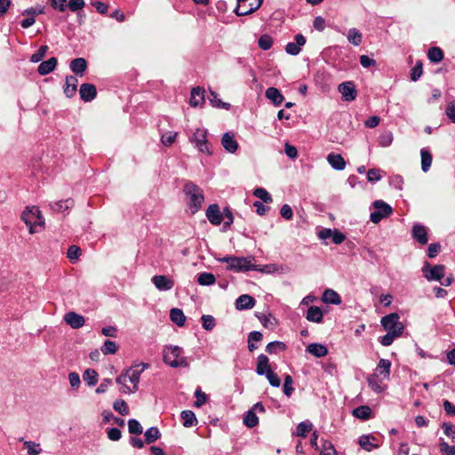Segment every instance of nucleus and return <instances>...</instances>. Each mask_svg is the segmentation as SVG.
<instances>
[{
	"instance_id": "nucleus-1",
	"label": "nucleus",
	"mask_w": 455,
	"mask_h": 455,
	"mask_svg": "<svg viewBox=\"0 0 455 455\" xmlns=\"http://www.w3.org/2000/svg\"><path fill=\"white\" fill-rule=\"evenodd\" d=\"M148 368V363H141L125 369L116 379V382L122 386L120 391L124 394L135 393L139 389L140 375Z\"/></svg>"
},
{
	"instance_id": "nucleus-2",
	"label": "nucleus",
	"mask_w": 455,
	"mask_h": 455,
	"mask_svg": "<svg viewBox=\"0 0 455 455\" xmlns=\"http://www.w3.org/2000/svg\"><path fill=\"white\" fill-rule=\"evenodd\" d=\"M220 262L228 263V269L235 272H246V271H260L263 269L259 268V266L255 265L253 261L255 258L252 256L250 257H235V256H227L224 258H220L218 259Z\"/></svg>"
},
{
	"instance_id": "nucleus-3",
	"label": "nucleus",
	"mask_w": 455,
	"mask_h": 455,
	"mask_svg": "<svg viewBox=\"0 0 455 455\" xmlns=\"http://www.w3.org/2000/svg\"><path fill=\"white\" fill-rule=\"evenodd\" d=\"M164 362L172 368L188 367L186 357L182 356V348L179 346H165L164 348Z\"/></svg>"
},
{
	"instance_id": "nucleus-4",
	"label": "nucleus",
	"mask_w": 455,
	"mask_h": 455,
	"mask_svg": "<svg viewBox=\"0 0 455 455\" xmlns=\"http://www.w3.org/2000/svg\"><path fill=\"white\" fill-rule=\"evenodd\" d=\"M183 191L188 197V204L197 211L204 201L203 190L191 181L184 185Z\"/></svg>"
},
{
	"instance_id": "nucleus-5",
	"label": "nucleus",
	"mask_w": 455,
	"mask_h": 455,
	"mask_svg": "<svg viewBox=\"0 0 455 455\" xmlns=\"http://www.w3.org/2000/svg\"><path fill=\"white\" fill-rule=\"evenodd\" d=\"M21 220L28 227H29V232L31 234L35 232L33 229L34 226L44 225L41 212L39 209L36 206L26 207V209L21 213Z\"/></svg>"
},
{
	"instance_id": "nucleus-6",
	"label": "nucleus",
	"mask_w": 455,
	"mask_h": 455,
	"mask_svg": "<svg viewBox=\"0 0 455 455\" xmlns=\"http://www.w3.org/2000/svg\"><path fill=\"white\" fill-rule=\"evenodd\" d=\"M383 328L389 333L394 332L401 336L403 331V325L400 322V316L396 313H391L381 319Z\"/></svg>"
},
{
	"instance_id": "nucleus-7",
	"label": "nucleus",
	"mask_w": 455,
	"mask_h": 455,
	"mask_svg": "<svg viewBox=\"0 0 455 455\" xmlns=\"http://www.w3.org/2000/svg\"><path fill=\"white\" fill-rule=\"evenodd\" d=\"M208 132L206 129H196L190 138V142L203 154L211 155L212 151L207 140Z\"/></svg>"
},
{
	"instance_id": "nucleus-8",
	"label": "nucleus",
	"mask_w": 455,
	"mask_h": 455,
	"mask_svg": "<svg viewBox=\"0 0 455 455\" xmlns=\"http://www.w3.org/2000/svg\"><path fill=\"white\" fill-rule=\"evenodd\" d=\"M372 206L375 210L371 213L370 220L375 224L380 222L384 218L389 216L393 212L391 206L382 200L374 201Z\"/></svg>"
},
{
	"instance_id": "nucleus-9",
	"label": "nucleus",
	"mask_w": 455,
	"mask_h": 455,
	"mask_svg": "<svg viewBox=\"0 0 455 455\" xmlns=\"http://www.w3.org/2000/svg\"><path fill=\"white\" fill-rule=\"evenodd\" d=\"M263 0H237L235 12L238 16H245L257 11Z\"/></svg>"
},
{
	"instance_id": "nucleus-10",
	"label": "nucleus",
	"mask_w": 455,
	"mask_h": 455,
	"mask_svg": "<svg viewBox=\"0 0 455 455\" xmlns=\"http://www.w3.org/2000/svg\"><path fill=\"white\" fill-rule=\"evenodd\" d=\"M422 273L427 281H441L444 276L445 267L443 265L431 266L430 263L425 262Z\"/></svg>"
},
{
	"instance_id": "nucleus-11",
	"label": "nucleus",
	"mask_w": 455,
	"mask_h": 455,
	"mask_svg": "<svg viewBox=\"0 0 455 455\" xmlns=\"http://www.w3.org/2000/svg\"><path fill=\"white\" fill-rule=\"evenodd\" d=\"M294 40V42H290L285 46V52L291 56L298 55L301 51V47L307 42L306 37L302 34H297Z\"/></svg>"
},
{
	"instance_id": "nucleus-12",
	"label": "nucleus",
	"mask_w": 455,
	"mask_h": 455,
	"mask_svg": "<svg viewBox=\"0 0 455 455\" xmlns=\"http://www.w3.org/2000/svg\"><path fill=\"white\" fill-rule=\"evenodd\" d=\"M338 89L345 101H352L356 97V90L352 82H344L339 85Z\"/></svg>"
},
{
	"instance_id": "nucleus-13",
	"label": "nucleus",
	"mask_w": 455,
	"mask_h": 455,
	"mask_svg": "<svg viewBox=\"0 0 455 455\" xmlns=\"http://www.w3.org/2000/svg\"><path fill=\"white\" fill-rule=\"evenodd\" d=\"M412 237L421 245H425L428 242L427 229L425 226L416 223L411 230Z\"/></svg>"
},
{
	"instance_id": "nucleus-14",
	"label": "nucleus",
	"mask_w": 455,
	"mask_h": 455,
	"mask_svg": "<svg viewBox=\"0 0 455 455\" xmlns=\"http://www.w3.org/2000/svg\"><path fill=\"white\" fill-rule=\"evenodd\" d=\"M152 283L159 291H170L174 286V281L166 275H155L152 278Z\"/></svg>"
},
{
	"instance_id": "nucleus-15",
	"label": "nucleus",
	"mask_w": 455,
	"mask_h": 455,
	"mask_svg": "<svg viewBox=\"0 0 455 455\" xmlns=\"http://www.w3.org/2000/svg\"><path fill=\"white\" fill-rule=\"evenodd\" d=\"M206 217L214 226H219L223 221V215L221 214L219 205L216 204H211L208 207Z\"/></svg>"
},
{
	"instance_id": "nucleus-16",
	"label": "nucleus",
	"mask_w": 455,
	"mask_h": 455,
	"mask_svg": "<svg viewBox=\"0 0 455 455\" xmlns=\"http://www.w3.org/2000/svg\"><path fill=\"white\" fill-rule=\"evenodd\" d=\"M391 362L387 359H380L374 371V373H378V377L381 378L382 380H387L390 378Z\"/></svg>"
},
{
	"instance_id": "nucleus-17",
	"label": "nucleus",
	"mask_w": 455,
	"mask_h": 455,
	"mask_svg": "<svg viewBox=\"0 0 455 455\" xmlns=\"http://www.w3.org/2000/svg\"><path fill=\"white\" fill-rule=\"evenodd\" d=\"M80 97L84 102H90L97 95L96 87L92 84H83L79 90Z\"/></svg>"
},
{
	"instance_id": "nucleus-18",
	"label": "nucleus",
	"mask_w": 455,
	"mask_h": 455,
	"mask_svg": "<svg viewBox=\"0 0 455 455\" xmlns=\"http://www.w3.org/2000/svg\"><path fill=\"white\" fill-rule=\"evenodd\" d=\"M65 322L73 329H78L84 326V317L76 312H68L64 316Z\"/></svg>"
},
{
	"instance_id": "nucleus-19",
	"label": "nucleus",
	"mask_w": 455,
	"mask_h": 455,
	"mask_svg": "<svg viewBox=\"0 0 455 455\" xmlns=\"http://www.w3.org/2000/svg\"><path fill=\"white\" fill-rule=\"evenodd\" d=\"M221 145L228 153H235L238 148V142L235 139L234 134L226 132L221 139Z\"/></svg>"
},
{
	"instance_id": "nucleus-20",
	"label": "nucleus",
	"mask_w": 455,
	"mask_h": 455,
	"mask_svg": "<svg viewBox=\"0 0 455 455\" xmlns=\"http://www.w3.org/2000/svg\"><path fill=\"white\" fill-rule=\"evenodd\" d=\"M256 300L248 294L239 296L235 300V307L237 310L251 309L255 306Z\"/></svg>"
},
{
	"instance_id": "nucleus-21",
	"label": "nucleus",
	"mask_w": 455,
	"mask_h": 455,
	"mask_svg": "<svg viewBox=\"0 0 455 455\" xmlns=\"http://www.w3.org/2000/svg\"><path fill=\"white\" fill-rule=\"evenodd\" d=\"M69 68L76 76H83L87 68V62L84 58H76L71 60Z\"/></svg>"
},
{
	"instance_id": "nucleus-22",
	"label": "nucleus",
	"mask_w": 455,
	"mask_h": 455,
	"mask_svg": "<svg viewBox=\"0 0 455 455\" xmlns=\"http://www.w3.org/2000/svg\"><path fill=\"white\" fill-rule=\"evenodd\" d=\"M327 161L334 170L342 171L346 167V162L339 154H329L327 156Z\"/></svg>"
},
{
	"instance_id": "nucleus-23",
	"label": "nucleus",
	"mask_w": 455,
	"mask_h": 455,
	"mask_svg": "<svg viewBox=\"0 0 455 455\" xmlns=\"http://www.w3.org/2000/svg\"><path fill=\"white\" fill-rule=\"evenodd\" d=\"M306 318L309 322L320 323L323 322V314L319 307L311 306L307 309Z\"/></svg>"
},
{
	"instance_id": "nucleus-24",
	"label": "nucleus",
	"mask_w": 455,
	"mask_h": 455,
	"mask_svg": "<svg viewBox=\"0 0 455 455\" xmlns=\"http://www.w3.org/2000/svg\"><path fill=\"white\" fill-rule=\"evenodd\" d=\"M265 96L272 101L275 106H280L284 98L280 91L275 87H269L266 90Z\"/></svg>"
},
{
	"instance_id": "nucleus-25",
	"label": "nucleus",
	"mask_w": 455,
	"mask_h": 455,
	"mask_svg": "<svg viewBox=\"0 0 455 455\" xmlns=\"http://www.w3.org/2000/svg\"><path fill=\"white\" fill-rule=\"evenodd\" d=\"M204 102V90L200 87L193 88L191 91L190 106L193 108L201 106Z\"/></svg>"
},
{
	"instance_id": "nucleus-26",
	"label": "nucleus",
	"mask_w": 455,
	"mask_h": 455,
	"mask_svg": "<svg viewBox=\"0 0 455 455\" xmlns=\"http://www.w3.org/2000/svg\"><path fill=\"white\" fill-rule=\"evenodd\" d=\"M307 352H308L309 354H311L312 355H314L317 358H321V357L325 356L328 354V349L323 344L310 343L307 347Z\"/></svg>"
},
{
	"instance_id": "nucleus-27",
	"label": "nucleus",
	"mask_w": 455,
	"mask_h": 455,
	"mask_svg": "<svg viewBox=\"0 0 455 455\" xmlns=\"http://www.w3.org/2000/svg\"><path fill=\"white\" fill-rule=\"evenodd\" d=\"M269 371H272L269 365V359L266 355H259L258 356V363H257V368L256 372L258 375H264L267 374Z\"/></svg>"
},
{
	"instance_id": "nucleus-28",
	"label": "nucleus",
	"mask_w": 455,
	"mask_h": 455,
	"mask_svg": "<svg viewBox=\"0 0 455 455\" xmlns=\"http://www.w3.org/2000/svg\"><path fill=\"white\" fill-rule=\"evenodd\" d=\"M57 59L55 57H52L49 60L41 62L38 66L37 71L41 76H45L52 71H53L57 65Z\"/></svg>"
},
{
	"instance_id": "nucleus-29",
	"label": "nucleus",
	"mask_w": 455,
	"mask_h": 455,
	"mask_svg": "<svg viewBox=\"0 0 455 455\" xmlns=\"http://www.w3.org/2000/svg\"><path fill=\"white\" fill-rule=\"evenodd\" d=\"M78 80L74 76H68L66 77V84L64 87V93L68 98H71L76 92Z\"/></svg>"
},
{
	"instance_id": "nucleus-30",
	"label": "nucleus",
	"mask_w": 455,
	"mask_h": 455,
	"mask_svg": "<svg viewBox=\"0 0 455 455\" xmlns=\"http://www.w3.org/2000/svg\"><path fill=\"white\" fill-rule=\"evenodd\" d=\"M322 299L324 303L339 305L341 303L340 296L334 290L327 289L324 291Z\"/></svg>"
},
{
	"instance_id": "nucleus-31",
	"label": "nucleus",
	"mask_w": 455,
	"mask_h": 455,
	"mask_svg": "<svg viewBox=\"0 0 455 455\" xmlns=\"http://www.w3.org/2000/svg\"><path fill=\"white\" fill-rule=\"evenodd\" d=\"M180 418L185 427H194L198 422L196 414L190 410L181 411Z\"/></svg>"
},
{
	"instance_id": "nucleus-32",
	"label": "nucleus",
	"mask_w": 455,
	"mask_h": 455,
	"mask_svg": "<svg viewBox=\"0 0 455 455\" xmlns=\"http://www.w3.org/2000/svg\"><path fill=\"white\" fill-rule=\"evenodd\" d=\"M50 206L52 210L54 212H64L65 211H68L74 206V200L71 198L60 200L53 204H51Z\"/></svg>"
},
{
	"instance_id": "nucleus-33",
	"label": "nucleus",
	"mask_w": 455,
	"mask_h": 455,
	"mask_svg": "<svg viewBox=\"0 0 455 455\" xmlns=\"http://www.w3.org/2000/svg\"><path fill=\"white\" fill-rule=\"evenodd\" d=\"M381 378L378 377V373H372L367 377L369 387L377 393H381L384 388L381 386Z\"/></svg>"
},
{
	"instance_id": "nucleus-34",
	"label": "nucleus",
	"mask_w": 455,
	"mask_h": 455,
	"mask_svg": "<svg viewBox=\"0 0 455 455\" xmlns=\"http://www.w3.org/2000/svg\"><path fill=\"white\" fill-rule=\"evenodd\" d=\"M170 319L178 326H183L186 322V316L180 308H172L170 311Z\"/></svg>"
},
{
	"instance_id": "nucleus-35",
	"label": "nucleus",
	"mask_w": 455,
	"mask_h": 455,
	"mask_svg": "<svg viewBox=\"0 0 455 455\" xmlns=\"http://www.w3.org/2000/svg\"><path fill=\"white\" fill-rule=\"evenodd\" d=\"M420 156H421V169L424 172H427L432 164V160H433L432 155L427 149L422 148L420 150Z\"/></svg>"
},
{
	"instance_id": "nucleus-36",
	"label": "nucleus",
	"mask_w": 455,
	"mask_h": 455,
	"mask_svg": "<svg viewBox=\"0 0 455 455\" xmlns=\"http://www.w3.org/2000/svg\"><path fill=\"white\" fill-rule=\"evenodd\" d=\"M347 40L353 45L358 46L362 44L363 35L357 28H352L348 30Z\"/></svg>"
},
{
	"instance_id": "nucleus-37",
	"label": "nucleus",
	"mask_w": 455,
	"mask_h": 455,
	"mask_svg": "<svg viewBox=\"0 0 455 455\" xmlns=\"http://www.w3.org/2000/svg\"><path fill=\"white\" fill-rule=\"evenodd\" d=\"M371 410L369 406L361 405L353 411V415L360 419H368L371 418Z\"/></svg>"
},
{
	"instance_id": "nucleus-38",
	"label": "nucleus",
	"mask_w": 455,
	"mask_h": 455,
	"mask_svg": "<svg viewBox=\"0 0 455 455\" xmlns=\"http://www.w3.org/2000/svg\"><path fill=\"white\" fill-rule=\"evenodd\" d=\"M20 442H23L24 447L27 449L28 455H38L42 451L40 444L37 443L24 441L22 437L20 438Z\"/></svg>"
},
{
	"instance_id": "nucleus-39",
	"label": "nucleus",
	"mask_w": 455,
	"mask_h": 455,
	"mask_svg": "<svg viewBox=\"0 0 455 455\" xmlns=\"http://www.w3.org/2000/svg\"><path fill=\"white\" fill-rule=\"evenodd\" d=\"M373 436L370 435H363L359 438V445L365 451H371L378 447L377 444L373 443L371 440H373Z\"/></svg>"
},
{
	"instance_id": "nucleus-40",
	"label": "nucleus",
	"mask_w": 455,
	"mask_h": 455,
	"mask_svg": "<svg viewBox=\"0 0 455 455\" xmlns=\"http://www.w3.org/2000/svg\"><path fill=\"white\" fill-rule=\"evenodd\" d=\"M98 376L95 370L87 369L83 374V379L89 386H95L98 382Z\"/></svg>"
},
{
	"instance_id": "nucleus-41",
	"label": "nucleus",
	"mask_w": 455,
	"mask_h": 455,
	"mask_svg": "<svg viewBox=\"0 0 455 455\" xmlns=\"http://www.w3.org/2000/svg\"><path fill=\"white\" fill-rule=\"evenodd\" d=\"M243 423L246 427L252 428L259 423V419L252 410L248 411L243 417Z\"/></svg>"
},
{
	"instance_id": "nucleus-42",
	"label": "nucleus",
	"mask_w": 455,
	"mask_h": 455,
	"mask_svg": "<svg viewBox=\"0 0 455 455\" xmlns=\"http://www.w3.org/2000/svg\"><path fill=\"white\" fill-rule=\"evenodd\" d=\"M160 431L156 427H151L145 432V439L147 443H152L156 442L160 438Z\"/></svg>"
},
{
	"instance_id": "nucleus-43",
	"label": "nucleus",
	"mask_w": 455,
	"mask_h": 455,
	"mask_svg": "<svg viewBox=\"0 0 455 455\" xmlns=\"http://www.w3.org/2000/svg\"><path fill=\"white\" fill-rule=\"evenodd\" d=\"M215 281V276L212 273L203 272L197 277V282L200 285H212Z\"/></svg>"
},
{
	"instance_id": "nucleus-44",
	"label": "nucleus",
	"mask_w": 455,
	"mask_h": 455,
	"mask_svg": "<svg viewBox=\"0 0 455 455\" xmlns=\"http://www.w3.org/2000/svg\"><path fill=\"white\" fill-rule=\"evenodd\" d=\"M427 57L432 62L438 63L443 59V53L439 47H431L428 50Z\"/></svg>"
},
{
	"instance_id": "nucleus-45",
	"label": "nucleus",
	"mask_w": 455,
	"mask_h": 455,
	"mask_svg": "<svg viewBox=\"0 0 455 455\" xmlns=\"http://www.w3.org/2000/svg\"><path fill=\"white\" fill-rule=\"evenodd\" d=\"M286 345L282 341H273L267 345L266 350L269 354H276L279 351H284Z\"/></svg>"
},
{
	"instance_id": "nucleus-46",
	"label": "nucleus",
	"mask_w": 455,
	"mask_h": 455,
	"mask_svg": "<svg viewBox=\"0 0 455 455\" xmlns=\"http://www.w3.org/2000/svg\"><path fill=\"white\" fill-rule=\"evenodd\" d=\"M209 100H210L211 104L214 108H225V109H228L230 108V104L222 102L221 100L219 98L218 94L214 92H211V96H210Z\"/></svg>"
},
{
	"instance_id": "nucleus-47",
	"label": "nucleus",
	"mask_w": 455,
	"mask_h": 455,
	"mask_svg": "<svg viewBox=\"0 0 455 455\" xmlns=\"http://www.w3.org/2000/svg\"><path fill=\"white\" fill-rule=\"evenodd\" d=\"M113 408L116 411L123 416L129 414V407L124 400H116L113 404Z\"/></svg>"
},
{
	"instance_id": "nucleus-48",
	"label": "nucleus",
	"mask_w": 455,
	"mask_h": 455,
	"mask_svg": "<svg viewBox=\"0 0 455 455\" xmlns=\"http://www.w3.org/2000/svg\"><path fill=\"white\" fill-rule=\"evenodd\" d=\"M253 195L260 199L263 203H271L272 196L270 194L263 188H258L253 191Z\"/></svg>"
},
{
	"instance_id": "nucleus-49",
	"label": "nucleus",
	"mask_w": 455,
	"mask_h": 455,
	"mask_svg": "<svg viewBox=\"0 0 455 455\" xmlns=\"http://www.w3.org/2000/svg\"><path fill=\"white\" fill-rule=\"evenodd\" d=\"M312 429V424L309 421L300 422L296 427L298 436L305 437Z\"/></svg>"
},
{
	"instance_id": "nucleus-50",
	"label": "nucleus",
	"mask_w": 455,
	"mask_h": 455,
	"mask_svg": "<svg viewBox=\"0 0 455 455\" xmlns=\"http://www.w3.org/2000/svg\"><path fill=\"white\" fill-rule=\"evenodd\" d=\"M258 43L260 49L267 51L273 45V38L269 35L264 34L259 37Z\"/></svg>"
},
{
	"instance_id": "nucleus-51",
	"label": "nucleus",
	"mask_w": 455,
	"mask_h": 455,
	"mask_svg": "<svg viewBox=\"0 0 455 455\" xmlns=\"http://www.w3.org/2000/svg\"><path fill=\"white\" fill-rule=\"evenodd\" d=\"M117 345L115 341L106 340L101 347L104 355H113L117 351Z\"/></svg>"
},
{
	"instance_id": "nucleus-52",
	"label": "nucleus",
	"mask_w": 455,
	"mask_h": 455,
	"mask_svg": "<svg viewBox=\"0 0 455 455\" xmlns=\"http://www.w3.org/2000/svg\"><path fill=\"white\" fill-rule=\"evenodd\" d=\"M128 429L131 434L140 435L143 432V428L140 423L134 419H129Z\"/></svg>"
},
{
	"instance_id": "nucleus-53",
	"label": "nucleus",
	"mask_w": 455,
	"mask_h": 455,
	"mask_svg": "<svg viewBox=\"0 0 455 455\" xmlns=\"http://www.w3.org/2000/svg\"><path fill=\"white\" fill-rule=\"evenodd\" d=\"M48 51L47 45H42L30 58V61L37 63L43 60Z\"/></svg>"
},
{
	"instance_id": "nucleus-54",
	"label": "nucleus",
	"mask_w": 455,
	"mask_h": 455,
	"mask_svg": "<svg viewBox=\"0 0 455 455\" xmlns=\"http://www.w3.org/2000/svg\"><path fill=\"white\" fill-rule=\"evenodd\" d=\"M440 452L442 455H455V445H449L443 439H440Z\"/></svg>"
},
{
	"instance_id": "nucleus-55",
	"label": "nucleus",
	"mask_w": 455,
	"mask_h": 455,
	"mask_svg": "<svg viewBox=\"0 0 455 455\" xmlns=\"http://www.w3.org/2000/svg\"><path fill=\"white\" fill-rule=\"evenodd\" d=\"M203 327L206 331H212L215 326V319L212 315H204L201 318Z\"/></svg>"
},
{
	"instance_id": "nucleus-56",
	"label": "nucleus",
	"mask_w": 455,
	"mask_h": 455,
	"mask_svg": "<svg viewBox=\"0 0 455 455\" xmlns=\"http://www.w3.org/2000/svg\"><path fill=\"white\" fill-rule=\"evenodd\" d=\"M81 255V249L76 245H71L68 249L67 257L71 261H76L79 259Z\"/></svg>"
},
{
	"instance_id": "nucleus-57",
	"label": "nucleus",
	"mask_w": 455,
	"mask_h": 455,
	"mask_svg": "<svg viewBox=\"0 0 455 455\" xmlns=\"http://www.w3.org/2000/svg\"><path fill=\"white\" fill-rule=\"evenodd\" d=\"M292 378L290 375H286L284 378V383H283V393L288 397L291 395V394L294 391V388L292 387Z\"/></svg>"
},
{
	"instance_id": "nucleus-58",
	"label": "nucleus",
	"mask_w": 455,
	"mask_h": 455,
	"mask_svg": "<svg viewBox=\"0 0 455 455\" xmlns=\"http://www.w3.org/2000/svg\"><path fill=\"white\" fill-rule=\"evenodd\" d=\"M393 134L390 132L382 133L379 138V145L382 147H388L392 144Z\"/></svg>"
},
{
	"instance_id": "nucleus-59",
	"label": "nucleus",
	"mask_w": 455,
	"mask_h": 455,
	"mask_svg": "<svg viewBox=\"0 0 455 455\" xmlns=\"http://www.w3.org/2000/svg\"><path fill=\"white\" fill-rule=\"evenodd\" d=\"M177 135H178V133L175 132H166L165 134H164L162 136V139H161L162 143L167 147L171 146L175 141Z\"/></svg>"
},
{
	"instance_id": "nucleus-60",
	"label": "nucleus",
	"mask_w": 455,
	"mask_h": 455,
	"mask_svg": "<svg viewBox=\"0 0 455 455\" xmlns=\"http://www.w3.org/2000/svg\"><path fill=\"white\" fill-rule=\"evenodd\" d=\"M266 378L267 379L269 384L272 387H278L281 385V380L276 373H275L273 371H269L267 374H264Z\"/></svg>"
},
{
	"instance_id": "nucleus-61",
	"label": "nucleus",
	"mask_w": 455,
	"mask_h": 455,
	"mask_svg": "<svg viewBox=\"0 0 455 455\" xmlns=\"http://www.w3.org/2000/svg\"><path fill=\"white\" fill-rule=\"evenodd\" d=\"M221 214L223 215L224 228H229L234 221L232 212L228 208H225Z\"/></svg>"
},
{
	"instance_id": "nucleus-62",
	"label": "nucleus",
	"mask_w": 455,
	"mask_h": 455,
	"mask_svg": "<svg viewBox=\"0 0 455 455\" xmlns=\"http://www.w3.org/2000/svg\"><path fill=\"white\" fill-rule=\"evenodd\" d=\"M381 178V171L379 169H370L367 172V179L370 182L379 181Z\"/></svg>"
},
{
	"instance_id": "nucleus-63",
	"label": "nucleus",
	"mask_w": 455,
	"mask_h": 455,
	"mask_svg": "<svg viewBox=\"0 0 455 455\" xmlns=\"http://www.w3.org/2000/svg\"><path fill=\"white\" fill-rule=\"evenodd\" d=\"M195 396L196 398V400L195 402L196 407H201L207 401V395L204 392H202L200 388H197L196 390Z\"/></svg>"
},
{
	"instance_id": "nucleus-64",
	"label": "nucleus",
	"mask_w": 455,
	"mask_h": 455,
	"mask_svg": "<svg viewBox=\"0 0 455 455\" xmlns=\"http://www.w3.org/2000/svg\"><path fill=\"white\" fill-rule=\"evenodd\" d=\"M445 114L448 118L455 124V100L450 101L447 104Z\"/></svg>"
}]
</instances>
